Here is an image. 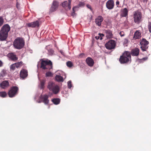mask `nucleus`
I'll list each match as a JSON object with an SVG mask.
<instances>
[{"mask_svg":"<svg viewBox=\"0 0 151 151\" xmlns=\"http://www.w3.org/2000/svg\"><path fill=\"white\" fill-rule=\"evenodd\" d=\"M59 5V2L56 1H54L52 4L50 9V12H51L55 11L58 9Z\"/></svg>","mask_w":151,"mask_h":151,"instance_id":"11","label":"nucleus"},{"mask_svg":"<svg viewBox=\"0 0 151 151\" xmlns=\"http://www.w3.org/2000/svg\"><path fill=\"white\" fill-rule=\"evenodd\" d=\"M128 42V40L127 39H125L124 40V42H123V44L124 45L127 44V43Z\"/></svg>","mask_w":151,"mask_h":151,"instance_id":"39","label":"nucleus"},{"mask_svg":"<svg viewBox=\"0 0 151 151\" xmlns=\"http://www.w3.org/2000/svg\"><path fill=\"white\" fill-rule=\"evenodd\" d=\"M7 96V93L5 91L0 92V96L3 98Z\"/></svg>","mask_w":151,"mask_h":151,"instance_id":"28","label":"nucleus"},{"mask_svg":"<svg viewBox=\"0 0 151 151\" xmlns=\"http://www.w3.org/2000/svg\"><path fill=\"white\" fill-rule=\"evenodd\" d=\"M1 86L3 88H4L6 87L9 86V83L8 81H5L2 82L1 83Z\"/></svg>","mask_w":151,"mask_h":151,"instance_id":"21","label":"nucleus"},{"mask_svg":"<svg viewBox=\"0 0 151 151\" xmlns=\"http://www.w3.org/2000/svg\"><path fill=\"white\" fill-rule=\"evenodd\" d=\"M46 81L45 79H43L40 81V87L41 89H43L44 88Z\"/></svg>","mask_w":151,"mask_h":151,"instance_id":"24","label":"nucleus"},{"mask_svg":"<svg viewBox=\"0 0 151 151\" xmlns=\"http://www.w3.org/2000/svg\"><path fill=\"white\" fill-rule=\"evenodd\" d=\"M47 88L55 94L58 93L59 91V88L58 86L55 85L53 82H50L48 83Z\"/></svg>","mask_w":151,"mask_h":151,"instance_id":"4","label":"nucleus"},{"mask_svg":"<svg viewBox=\"0 0 151 151\" xmlns=\"http://www.w3.org/2000/svg\"><path fill=\"white\" fill-rule=\"evenodd\" d=\"M60 52L62 54L64 55V52H63V51L61 50L60 51Z\"/></svg>","mask_w":151,"mask_h":151,"instance_id":"45","label":"nucleus"},{"mask_svg":"<svg viewBox=\"0 0 151 151\" xmlns=\"http://www.w3.org/2000/svg\"><path fill=\"white\" fill-rule=\"evenodd\" d=\"M55 79L58 82H63V77L60 75H56L55 77Z\"/></svg>","mask_w":151,"mask_h":151,"instance_id":"25","label":"nucleus"},{"mask_svg":"<svg viewBox=\"0 0 151 151\" xmlns=\"http://www.w3.org/2000/svg\"><path fill=\"white\" fill-rule=\"evenodd\" d=\"M10 28L8 24L4 25L0 30V40L4 41L7 39L8 32L10 30Z\"/></svg>","mask_w":151,"mask_h":151,"instance_id":"1","label":"nucleus"},{"mask_svg":"<svg viewBox=\"0 0 151 151\" xmlns=\"http://www.w3.org/2000/svg\"><path fill=\"white\" fill-rule=\"evenodd\" d=\"M103 20V17L101 16H99L96 19L95 23L97 25L100 26L101 25V22Z\"/></svg>","mask_w":151,"mask_h":151,"instance_id":"16","label":"nucleus"},{"mask_svg":"<svg viewBox=\"0 0 151 151\" xmlns=\"http://www.w3.org/2000/svg\"><path fill=\"white\" fill-rule=\"evenodd\" d=\"M68 2L67 1H65L62 3V6L65 8H67L69 9H70L71 8V3L72 0H68Z\"/></svg>","mask_w":151,"mask_h":151,"instance_id":"12","label":"nucleus"},{"mask_svg":"<svg viewBox=\"0 0 151 151\" xmlns=\"http://www.w3.org/2000/svg\"><path fill=\"white\" fill-rule=\"evenodd\" d=\"M52 101L55 105L59 104L60 102V99L59 98H54L52 100Z\"/></svg>","mask_w":151,"mask_h":151,"instance_id":"23","label":"nucleus"},{"mask_svg":"<svg viewBox=\"0 0 151 151\" xmlns=\"http://www.w3.org/2000/svg\"><path fill=\"white\" fill-rule=\"evenodd\" d=\"M3 63L0 60V67H1L3 66Z\"/></svg>","mask_w":151,"mask_h":151,"instance_id":"41","label":"nucleus"},{"mask_svg":"<svg viewBox=\"0 0 151 151\" xmlns=\"http://www.w3.org/2000/svg\"><path fill=\"white\" fill-rule=\"evenodd\" d=\"M128 11L126 8L124 9L122 11L121 16L122 17H126L128 14Z\"/></svg>","mask_w":151,"mask_h":151,"instance_id":"22","label":"nucleus"},{"mask_svg":"<svg viewBox=\"0 0 151 151\" xmlns=\"http://www.w3.org/2000/svg\"><path fill=\"white\" fill-rule=\"evenodd\" d=\"M15 64H16V68H20L22 65L23 62L22 61H20L15 63Z\"/></svg>","mask_w":151,"mask_h":151,"instance_id":"27","label":"nucleus"},{"mask_svg":"<svg viewBox=\"0 0 151 151\" xmlns=\"http://www.w3.org/2000/svg\"><path fill=\"white\" fill-rule=\"evenodd\" d=\"M52 63L51 61L48 59L42 60L41 62L40 68L42 69L50 70L52 68Z\"/></svg>","mask_w":151,"mask_h":151,"instance_id":"3","label":"nucleus"},{"mask_svg":"<svg viewBox=\"0 0 151 151\" xmlns=\"http://www.w3.org/2000/svg\"><path fill=\"white\" fill-rule=\"evenodd\" d=\"M53 76L52 73L50 71L47 72L45 73V76L46 77H52Z\"/></svg>","mask_w":151,"mask_h":151,"instance_id":"31","label":"nucleus"},{"mask_svg":"<svg viewBox=\"0 0 151 151\" xmlns=\"http://www.w3.org/2000/svg\"><path fill=\"white\" fill-rule=\"evenodd\" d=\"M147 57L145 58L141 59L142 60H147Z\"/></svg>","mask_w":151,"mask_h":151,"instance_id":"44","label":"nucleus"},{"mask_svg":"<svg viewBox=\"0 0 151 151\" xmlns=\"http://www.w3.org/2000/svg\"><path fill=\"white\" fill-rule=\"evenodd\" d=\"M49 96L47 95H41L40 98V101L38 103H43L47 105L49 103V100L48 99Z\"/></svg>","mask_w":151,"mask_h":151,"instance_id":"8","label":"nucleus"},{"mask_svg":"<svg viewBox=\"0 0 151 151\" xmlns=\"http://www.w3.org/2000/svg\"><path fill=\"white\" fill-rule=\"evenodd\" d=\"M28 27H31L32 28L38 27L39 26V22L37 21L33 22L30 23H28L27 24Z\"/></svg>","mask_w":151,"mask_h":151,"instance_id":"15","label":"nucleus"},{"mask_svg":"<svg viewBox=\"0 0 151 151\" xmlns=\"http://www.w3.org/2000/svg\"><path fill=\"white\" fill-rule=\"evenodd\" d=\"M84 4L82 2H80L79 4L76 6V8H79L80 7H82L84 6Z\"/></svg>","mask_w":151,"mask_h":151,"instance_id":"32","label":"nucleus"},{"mask_svg":"<svg viewBox=\"0 0 151 151\" xmlns=\"http://www.w3.org/2000/svg\"><path fill=\"white\" fill-rule=\"evenodd\" d=\"M16 67V64L15 63L12 64L10 66V69L12 70H14Z\"/></svg>","mask_w":151,"mask_h":151,"instance_id":"34","label":"nucleus"},{"mask_svg":"<svg viewBox=\"0 0 151 151\" xmlns=\"http://www.w3.org/2000/svg\"><path fill=\"white\" fill-rule=\"evenodd\" d=\"M141 37V33L139 31H137L135 33L134 35L133 38L134 39H139Z\"/></svg>","mask_w":151,"mask_h":151,"instance_id":"19","label":"nucleus"},{"mask_svg":"<svg viewBox=\"0 0 151 151\" xmlns=\"http://www.w3.org/2000/svg\"><path fill=\"white\" fill-rule=\"evenodd\" d=\"M116 43L114 40H110L105 44L106 48L108 50H111L115 48Z\"/></svg>","mask_w":151,"mask_h":151,"instance_id":"9","label":"nucleus"},{"mask_svg":"<svg viewBox=\"0 0 151 151\" xmlns=\"http://www.w3.org/2000/svg\"><path fill=\"white\" fill-rule=\"evenodd\" d=\"M7 56L11 60L13 61H15L18 60V58L16 55L14 53H10L7 55Z\"/></svg>","mask_w":151,"mask_h":151,"instance_id":"14","label":"nucleus"},{"mask_svg":"<svg viewBox=\"0 0 151 151\" xmlns=\"http://www.w3.org/2000/svg\"><path fill=\"white\" fill-rule=\"evenodd\" d=\"M48 51L50 55L52 54L53 53V52H54V51L52 49H49V50H48Z\"/></svg>","mask_w":151,"mask_h":151,"instance_id":"37","label":"nucleus"},{"mask_svg":"<svg viewBox=\"0 0 151 151\" xmlns=\"http://www.w3.org/2000/svg\"><path fill=\"white\" fill-rule=\"evenodd\" d=\"M139 53V50L137 48L133 49L131 52V54L133 56H137L138 55Z\"/></svg>","mask_w":151,"mask_h":151,"instance_id":"20","label":"nucleus"},{"mask_svg":"<svg viewBox=\"0 0 151 151\" xmlns=\"http://www.w3.org/2000/svg\"><path fill=\"white\" fill-rule=\"evenodd\" d=\"M76 9V7H73V12L71 14V15L72 16H74L75 15V10Z\"/></svg>","mask_w":151,"mask_h":151,"instance_id":"38","label":"nucleus"},{"mask_svg":"<svg viewBox=\"0 0 151 151\" xmlns=\"http://www.w3.org/2000/svg\"><path fill=\"white\" fill-rule=\"evenodd\" d=\"M99 35L97 36H96L95 37V38L97 39H100L101 40H102V37L104 36V35L103 34H99Z\"/></svg>","mask_w":151,"mask_h":151,"instance_id":"30","label":"nucleus"},{"mask_svg":"<svg viewBox=\"0 0 151 151\" xmlns=\"http://www.w3.org/2000/svg\"><path fill=\"white\" fill-rule=\"evenodd\" d=\"M133 18L134 22L139 24L142 20V16L141 12L137 11L135 12L134 14Z\"/></svg>","mask_w":151,"mask_h":151,"instance_id":"6","label":"nucleus"},{"mask_svg":"<svg viewBox=\"0 0 151 151\" xmlns=\"http://www.w3.org/2000/svg\"><path fill=\"white\" fill-rule=\"evenodd\" d=\"M148 29L150 32L151 33V22H150L148 23Z\"/></svg>","mask_w":151,"mask_h":151,"instance_id":"36","label":"nucleus"},{"mask_svg":"<svg viewBox=\"0 0 151 151\" xmlns=\"http://www.w3.org/2000/svg\"><path fill=\"white\" fill-rule=\"evenodd\" d=\"M66 65L69 68H71L73 66V63L70 61L67 62L66 63Z\"/></svg>","mask_w":151,"mask_h":151,"instance_id":"29","label":"nucleus"},{"mask_svg":"<svg viewBox=\"0 0 151 151\" xmlns=\"http://www.w3.org/2000/svg\"><path fill=\"white\" fill-rule=\"evenodd\" d=\"M19 88L17 86L12 87L8 93L9 97L12 98L14 97L18 93Z\"/></svg>","mask_w":151,"mask_h":151,"instance_id":"7","label":"nucleus"},{"mask_svg":"<svg viewBox=\"0 0 151 151\" xmlns=\"http://www.w3.org/2000/svg\"><path fill=\"white\" fill-rule=\"evenodd\" d=\"M149 44V42L147 41L145 39H142L140 42L141 46V48L142 50L143 51H145L148 48V45Z\"/></svg>","mask_w":151,"mask_h":151,"instance_id":"10","label":"nucleus"},{"mask_svg":"<svg viewBox=\"0 0 151 151\" xmlns=\"http://www.w3.org/2000/svg\"><path fill=\"white\" fill-rule=\"evenodd\" d=\"M106 36L107 38H110L112 37V34L110 30H106Z\"/></svg>","mask_w":151,"mask_h":151,"instance_id":"26","label":"nucleus"},{"mask_svg":"<svg viewBox=\"0 0 151 151\" xmlns=\"http://www.w3.org/2000/svg\"><path fill=\"white\" fill-rule=\"evenodd\" d=\"M119 4V1H117L116 2V5H117V7H118V5Z\"/></svg>","mask_w":151,"mask_h":151,"instance_id":"43","label":"nucleus"},{"mask_svg":"<svg viewBox=\"0 0 151 151\" xmlns=\"http://www.w3.org/2000/svg\"><path fill=\"white\" fill-rule=\"evenodd\" d=\"M68 86L69 88H70L72 87L71 82L70 81H69L68 82Z\"/></svg>","mask_w":151,"mask_h":151,"instance_id":"35","label":"nucleus"},{"mask_svg":"<svg viewBox=\"0 0 151 151\" xmlns=\"http://www.w3.org/2000/svg\"><path fill=\"white\" fill-rule=\"evenodd\" d=\"M106 7L107 8L109 9H113L114 6V3L112 0H109L106 3Z\"/></svg>","mask_w":151,"mask_h":151,"instance_id":"13","label":"nucleus"},{"mask_svg":"<svg viewBox=\"0 0 151 151\" xmlns=\"http://www.w3.org/2000/svg\"><path fill=\"white\" fill-rule=\"evenodd\" d=\"M86 61L88 65L90 66H92L94 64L93 60L90 57H88L86 59Z\"/></svg>","mask_w":151,"mask_h":151,"instance_id":"18","label":"nucleus"},{"mask_svg":"<svg viewBox=\"0 0 151 151\" xmlns=\"http://www.w3.org/2000/svg\"><path fill=\"white\" fill-rule=\"evenodd\" d=\"M131 56L129 52H126L124 53L122 56H121L119 61L121 63H124L130 61Z\"/></svg>","mask_w":151,"mask_h":151,"instance_id":"5","label":"nucleus"},{"mask_svg":"<svg viewBox=\"0 0 151 151\" xmlns=\"http://www.w3.org/2000/svg\"><path fill=\"white\" fill-rule=\"evenodd\" d=\"M4 20L1 17H0V27H1L3 24Z\"/></svg>","mask_w":151,"mask_h":151,"instance_id":"33","label":"nucleus"},{"mask_svg":"<svg viewBox=\"0 0 151 151\" xmlns=\"http://www.w3.org/2000/svg\"><path fill=\"white\" fill-rule=\"evenodd\" d=\"M83 55V54H80L79 55V57L81 58V55Z\"/></svg>","mask_w":151,"mask_h":151,"instance_id":"46","label":"nucleus"},{"mask_svg":"<svg viewBox=\"0 0 151 151\" xmlns=\"http://www.w3.org/2000/svg\"><path fill=\"white\" fill-rule=\"evenodd\" d=\"M87 6L88 8L90 9L91 10V7L90 5H87Z\"/></svg>","mask_w":151,"mask_h":151,"instance_id":"42","label":"nucleus"},{"mask_svg":"<svg viewBox=\"0 0 151 151\" xmlns=\"http://www.w3.org/2000/svg\"><path fill=\"white\" fill-rule=\"evenodd\" d=\"M119 34L121 37L123 36L124 35V33L123 32H121L119 33Z\"/></svg>","mask_w":151,"mask_h":151,"instance_id":"40","label":"nucleus"},{"mask_svg":"<svg viewBox=\"0 0 151 151\" xmlns=\"http://www.w3.org/2000/svg\"><path fill=\"white\" fill-rule=\"evenodd\" d=\"M25 42L24 39L21 37L17 38L13 42L14 47L17 49H21L24 46Z\"/></svg>","mask_w":151,"mask_h":151,"instance_id":"2","label":"nucleus"},{"mask_svg":"<svg viewBox=\"0 0 151 151\" xmlns=\"http://www.w3.org/2000/svg\"><path fill=\"white\" fill-rule=\"evenodd\" d=\"M27 71L24 69L21 70L20 72V77L23 79L26 78L28 76Z\"/></svg>","mask_w":151,"mask_h":151,"instance_id":"17","label":"nucleus"}]
</instances>
